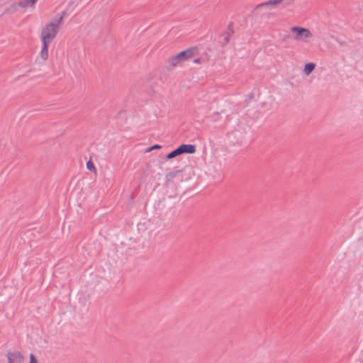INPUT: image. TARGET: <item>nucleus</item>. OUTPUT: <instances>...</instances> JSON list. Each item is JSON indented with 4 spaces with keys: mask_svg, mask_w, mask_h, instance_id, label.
I'll list each match as a JSON object with an SVG mask.
<instances>
[{
    "mask_svg": "<svg viewBox=\"0 0 363 363\" xmlns=\"http://www.w3.org/2000/svg\"><path fill=\"white\" fill-rule=\"evenodd\" d=\"M86 167L89 170L92 171L95 173L96 172L95 166L94 165L93 162L91 160H89L86 162Z\"/></svg>",
    "mask_w": 363,
    "mask_h": 363,
    "instance_id": "11",
    "label": "nucleus"
},
{
    "mask_svg": "<svg viewBox=\"0 0 363 363\" xmlns=\"http://www.w3.org/2000/svg\"><path fill=\"white\" fill-rule=\"evenodd\" d=\"M63 19V15L51 20L42 28L40 32L41 41L51 43L56 36L60 25Z\"/></svg>",
    "mask_w": 363,
    "mask_h": 363,
    "instance_id": "1",
    "label": "nucleus"
},
{
    "mask_svg": "<svg viewBox=\"0 0 363 363\" xmlns=\"http://www.w3.org/2000/svg\"><path fill=\"white\" fill-rule=\"evenodd\" d=\"M194 63H196V64H199V63H200V62H201V60H200V59H199V58H197V59H195V60H194Z\"/></svg>",
    "mask_w": 363,
    "mask_h": 363,
    "instance_id": "14",
    "label": "nucleus"
},
{
    "mask_svg": "<svg viewBox=\"0 0 363 363\" xmlns=\"http://www.w3.org/2000/svg\"><path fill=\"white\" fill-rule=\"evenodd\" d=\"M41 43L42 45L39 57L43 62H45L48 58V47L51 43L46 41H41Z\"/></svg>",
    "mask_w": 363,
    "mask_h": 363,
    "instance_id": "6",
    "label": "nucleus"
},
{
    "mask_svg": "<svg viewBox=\"0 0 363 363\" xmlns=\"http://www.w3.org/2000/svg\"><path fill=\"white\" fill-rule=\"evenodd\" d=\"M283 1L284 0H268L267 1L257 5L254 9V11L257 14H264L266 11L272 10Z\"/></svg>",
    "mask_w": 363,
    "mask_h": 363,
    "instance_id": "4",
    "label": "nucleus"
},
{
    "mask_svg": "<svg viewBox=\"0 0 363 363\" xmlns=\"http://www.w3.org/2000/svg\"><path fill=\"white\" fill-rule=\"evenodd\" d=\"M180 152L179 150V147L174 150V151L171 152L169 154L167 155V159H172L178 155H180Z\"/></svg>",
    "mask_w": 363,
    "mask_h": 363,
    "instance_id": "10",
    "label": "nucleus"
},
{
    "mask_svg": "<svg viewBox=\"0 0 363 363\" xmlns=\"http://www.w3.org/2000/svg\"><path fill=\"white\" fill-rule=\"evenodd\" d=\"M159 148H160V146L159 145H155L150 147V148H148L147 151H151L152 150L159 149Z\"/></svg>",
    "mask_w": 363,
    "mask_h": 363,
    "instance_id": "13",
    "label": "nucleus"
},
{
    "mask_svg": "<svg viewBox=\"0 0 363 363\" xmlns=\"http://www.w3.org/2000/svg\"><path fill=\"white\" fill-rule=\"evenodd\" d=\"M180 154L189 153L194 154L196 152V146L191 144H182L179 147Z\"/></svg>",
    "mask_w": 363,
    "mask_h": 363,
    "instance_id": "7",
    "label": "nucleus"
},
{
    "mask_svg": "<svg viewBox=\"0 0 363 363\" xmlns=\"http://www.w3.org/2000/svg\"><path fill=\"white\" fill-rule=\"evenodd\" d=\"M292 38L296 43H308L313 36L312 33L308 28L294 26L290 28Z\"/></svg>",
    "mask_w": 363,
    "mask_h": 363,
    "instance_id": "3",
    "label": "nucleus"
},
{
    "mask_svg": "<svg viewBox=\"0 0 363 363\" xmlns=\"http://www.w3.org/2000/svg\"><path fill=\"white\" fill-rule=\"evenodd\" d=\"M196 50L194 48H190L169 57L167 60L168 67L175 68L182 62L191 59L196 55Z\"/></svg>",
    "mask_w": 363,
    "mask_h": 363,
    "instance_id": "2",
    "label": "nucleus"
},
{
    "mask_svg": "<svg viewBox=\"0 0 363 363\" xmlns=\"http://www.w3.org/2000/svg\"><path fill=\"white\" fill-rule=\"evenodd\" d=\"M315 65L313 62L306 63L303 68V72L306 76H308L315 69Z\"/></svg>",
    "mask_w": 363,
    "mask_h": 363,
    "instance_id": "9",
    "label": "nucleus"
},
{
    "mask_svg": "<svg viewBox=\"0 0 363 363\" xmlns=\"http://www.w3.org/2000/svg\"><path fill=\"white\" fill-rule=\"evenodd\" d=\"M225 41L227 42V41H228V37H226V38H225Z\"/></svg>",
    "mask_w": 363,
    "mask_h": 363,
    "instance_id": "15",
    "label": "nucleus"
},
{
    "mask_svg": "<svg viewBox=\"0 0 363 363\" xmlns=\"http://www.w3.org/2000/svg\"><path fill=\"white\" fill-rule=\"evenodd\" d=\"M37 0H21L18 2V6L21 9H30L33 10Z\"/></svg>",
    "mask_w": 363,
    "mask_h": 363,
    "instance_id": "8",
    "label": "nucleus"
},
{
    "mask_svg": "<svg viewBox=\"0 0 363 363\" xmlns=\"http://www.w3.org/2000/svg\"><path fill=\"white\" fill-rule=\"evenodd\" d=\"M30 363H38L37 359L33 354H30Z\"/></svg>",
    "mask_w": 363,
    "mask_h": 363,
    "instance_id": "12",
    "label": "nucleus"
},
{
    "mask_svg": "<svg viewBox=\"0 0 363 363\" xmlns=\"http://www.w3.org/2000/svg\"><path fill=\"white\" fill-rule=\"evenodd\" d=\"M6 357L8 363H24V358L19 352H9Z\"/></svg>",
    "mask_w": 363,
    "mask_h": 363,
    "instance_id": "5",
    "label": "nucleus"
}]
</instances>
